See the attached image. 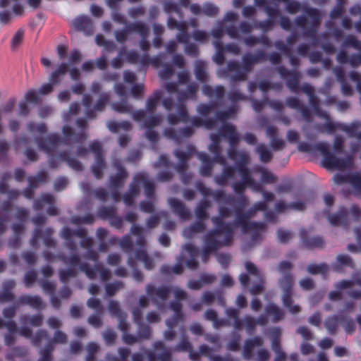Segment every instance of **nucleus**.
<instances>
[{
	"label": "nucleus",
	"instance_id": "17",
	"mask_svg": "<svg viewBox=\"0 0 361 361\" xmlns=\"http://www.w3.org/2000/svg\"><path fill=\"white\" fill-rule=\"evenodd\" d=\"M87 231L83 228H79L72 230L69 227H63L61 231V235L64 240L65 246L71 252H76L78 250L77 243L74 240L73 237L77 236L81 239L85 237Z\"/></svg>",
	"mask_w": 361,
	"mask_h": 361
},
{
	"label": "nucleus",
	"instance_id": "31",
	"mask_svg": "<svg viewBox=\"0 0 361 361\" xmlns=\"http://www.w3.org/2000/svg\"><path fill=\"white\" fill-rule=\"evenodd\" d=\"M73 25L76 30L83 32L86 35H91L93 32L92 21L87 16L76 18L73 21Z\"/></svg>",
	"mask_w": 361,
	"mask_h": 361
},
{
	"label": "nucleus",
	"instance_id": "24",
	"mask_svg": "<svg viewBox=\"0 0 361 361\" xmlns=\"http://www.w3.org/2000/svg\"><path fill=\"white\" fill-rule=\"evenodd\" d=\"M228 157L235 162V167L237 169L246 167L249 161V154L247 152H237L236 149H229L228 150Z\"/></svg>",
	"mask_w": 361,
	"mask_h": 361
},
{
	"label": "nucleus",
	"instance_id": "39",
	"mask_svg": "<svg viewBox=\"0 0 361 361\" xmlns=\"http://www.w3.org/2000/svg\"><path fill=\"white\" fill-rule=\"evenodd\" d=\"M135 259L143 263L144 267L147 270H152L155 264L152 258L149 257L145 250H136L135 252Z\"/></svg>",
	"mask_w": 361,
	"mask_h": 361
},
{
	"label": "nucleus",
	"instance_id": "13",
	"mask_svg": "<svg viewBox=\"0 0 361 361\" xmlns=\"http://www.w3.org/2000/svg\"><path fill=\"white\" fill-rule=\"evenodd\" d=\"M171 290V289L169 286L156 288L154 285L150 283L146 286V293L147 296L159 310L164 309L165 302L167 300Z\"/></svg>",
	"mask_w": 361,
	"mask_h": 361
},
{
	"label": "nucleus",
	"instance_id": "42",
	"mask_svg": "<svg viewBox=\"0 0 361 361\" xmlns=\"http://www.w3.org/2000/svg\"><path fill=\"white\" fill-rule=\"evenodd\" d=\"M59 157L61 161H66L68 166L75 171H82L83 170L82 163L78 159L71 157L66 152H59Z\"/></svg>",
	"mask_w": 361,
	"mask_h": 361
},
{
	"label": "nucleus",
	"instance_id": "28",
	"mask_svg": "<svg viewBox=\"0 0 361 361\" xmlns=\"http://www.w3.org/2000/svg\"><path fill=\"white\" fill-rule=\"evenodd\" d=\"M17 300L20 306L29 305L37 310L42 309L44 307L43 301L39 295H22Z\"/></svg>",
	"mask_w": 361,
	"mask_h": 361
},
{
	"label": "nucleus",
	"instance_id": "18",
	"mask_svg": "<svg viewBox=\"0 0 361 361\" xmlns=\"http://www.w3.org/2000/svg\"><path fill=\"white\" fill-rule=\"evenodd\" d=\"M68 66L65 63H61L59 67L51 73L49 76V83L43 84L38 90L39 94H47L52 92L53 85L59 83L61 78L67 73Z\"/></svg>",
	"mask_w": 361,
	"mask_h": 361
},
{
	"label": "nucleus",
	"instance_id": "1",
	"mask_svg": "<svg viewBox=\"0 0 361 361\" xmlns=\"http://www.w3.org/2000/svg\"><path fill=\"white\" fill-rule=\"evenodd\" d=\"M75 123L78 130L73 129L66 125L63 127L62 138L56 133L48 135L44 138L35 137V142L39 149L51 155L49 159V164L51 168H57L59 162L62 161L59 157V152L56 156L53 154L62 143L71 145L82 143L87 140V135L85 133L87 127V120L84 118H79L76 120Z\"/></svg>",
	"mask_w": 361,
	"mask_h": 361
},
{
	"label": "nucleus",
	"instance_id": "43",
	"mask_svg": "<svg viewBox=\"0 0 361 361\" xmlns=\"http://www.w3.org/2000/svg\"><path fill=\"white\" fill-rule=\"evenodd\" d=\"M293 292H283L282 302L283 306L292 314H297L300 312V307L298 305H293Z\"/></svg>",
	"mask_w": 361,
	"mask_h": 361
},
{
	"label": "nucleus",
	"instance_id": "15",
	"mask_svg": "<svg viewBox=\"0 0 361 361\" xmlns=\"http://www.w3.org/2000/svg\"><path fill=\"white\" fill-rule=\"evenodd\" d=\"M111 165L116 169L117 172L110 176V185L112 188L118 189L123 185L125 180L128 176V173L123 166L121 159L116 155L111 157Z\"/></svg>",
	"mask_w": 361,
	"mask_h": 361
},
{
	"label": "nucleus",
	"instance_id": "33",
	"mask_svg": "<svg viewBox=\"0 0 361 361\" xmlns=\"http://www.w3.org/2000/svg\"><path fill=\"white\" fill-rule=\"evenodd\" d=\"M197 158L202 161V166L200 169V173L202 176H210L213 168V159L212 160L209 156L204 152H198L197 154Z\"/></svg>",
	"mask_w": 361,
	"mask_h": 361
},
{
	"label": "nucleus",
	"instance_id": "4",
	"mask_svg": "<svg viewBox=\"0 0 361 361\" xmlns=\"http://www.w3.org/2000/svg\"><path fill=\"white\" fill-rule=\"evenodd\" d=\"M313 148L322 155L324 166L327 169L345 170L350 169L353 166L351 156L348 155L343 159L337 157L329 150V145L326 142H319L312 146L307 142H301L298 145V149L301 152L310 153Z\"/></svg>",
	"mask_w": 361,
	"mask_h": 361
},
{
	"label": "nucleus",
	"instance_id": "34",
	"mask_svg": "<svg viewBox=\"0 0 361 361\" xmlns=\"http://www.w3.org/2000/svg\"><path fill=\"white\" fill-rule=\"evenodd\" d=\"M209 195L212 196L219 204L224 203L228 205H233L236 202V198L234 196L228 195L221 190H216L214 191L210 190Z\"/></svg>",
	"mask_w": 361,
	"mask_h": 361
},
{
	"label": "nucleus",
	"instance_id": "11",
	"mask_svg": "<svg viewBox=\"0 0 361 361\" xmlns=\"http://www.w3.org/2000/svg\"><path fill=\"white\" fill-rule=\"evenodd\" d=\"M215 231H209L204 236V247L202 250L201 257L204 263H207L212 252L221 247L230 245L231 241L214 234Z\"/></svg>",
	"mask_w": 361,
	"mask_h": 361
},
{
	"label": "nucleus",
	"instance_id": "38",
	"mask_svg": "<svg viewBox=\"0 0 361 361\" xmlns=\"http://www.w3.org/2000/svg\"><path fill=\"white\" fill-rule=\"evenodd\" d=\"M205 228V224L202 222V220L198 219L183 230V235L187 238H191L193 234L203 232Z\"/></svg>",
	"mask_w": 361,
	"mask_h": 361
},
{
	"label": "nucleus",
	"instance_id": "16",
	"mask_svg": "<svg viewBox=\"0 0 361 361\" xmlns=\"http://www.w3.org/2000/svg\"><path fill=\"white\" fill-rule=\"evenodd\" d=\"M163 91L161 90H156L152 95L149 97L146 101L145 109H139L132 113L133 118L136 121H140L146 116V112L153 113L162 97Z\"/></svg>",
	"mask_w": 361,
	"mask_h": 361
},
{
	"label": "nucleus",
	"instance_id": "44",
	"mask_svg": "<svg viewBox=\"0 0 361 361\" xmlns=\"http://www.w3.org/2000/svg\"><path fill=\"white\" fill-rule=\"evenodd\" d=\"M293 292H283L282 302L283 306L292 314H297L300 312V307L298 305H293Z\"/></svg>",
	"mask_w": 361,
	"mask_h": 361
},
{
	"label": "nucleus",
	"instance_id": "27",
	"mask_svg": "<svg viewBox=\"0 0 361 361\" xmlns=\"http://www.w3.org/2000/svg\"><path fill=\"white\" fill-rule=\"evenodd\" d=\"M224 166V168L221 173L214 177V182L221 186L225 185L229 180H234L235 179V172L237 171L236 167L233 166H226V164Z\"/></svg>",
	"mask_w": 361,
	"mask_h": 361
},
{
	"label": "nucleus",
	"instance_id": "19",
	"mask_svg": "<svg viewBox=\"0 0 361 361\" xmlns=\"http://www.w3.org/2000/svg\"><path fill=\"white\" fill-rule=\"evenodd\" d=\"M194 130L190 127H183L178 129L166 128L164 135L169 139L173 140L176 144H180L183 140L191 137Z\"/></svg>",
	"mask_w": 361,
	"mask_h": 361
},
{
	"label": "nucleus",
	"instance_id": "32",
	"mask_svg": "<svg viewBox=\"0 0 361 361\" xmlns=\"http://www.w3.org/2000/svg\"><path fill=\"white\" fill-rule=\"evenodd\" d=\"M138 178L141 181V185L143 186L145 197L148 199H153L155 192L154 181L145 173H139Z\"/></svg>",
	"mask_w": 361,
	"mask_h": 361
},
{
	"label": "nucleus",
	"instance_id": "6",
	"mask_svg": "<svg viewBox=\"0 0 361 361\" xmlns=\"http://www.w3.org/2000/svg\"><path fill=\"white\" fill-rule=\"evenodd\" d=\"M286 9L290 14H295L300 11L305 12L310 20V27L304 32V35L311 38L315 37V28L321 23L320 13L318 9L302 5L296 0H288L286 4Z\"/></svg>",
	"mask_w": 361,
	"mask_h": 361
},
{
	"label": "nucleus",
	"instance_id": "22",
	"mask_svg": "<svg viewBox=\"0 0 361 361\" xmlns=\"http://www.w3.org/2000/svg\"><path fill=\"white\" fill-rule=\"evenodd\" d=\"M168 202L172 208L173 213L178 216L180 219L187 220L189 219L190 212L180 200L175 197H170L168 200Z\"/></svg>",
	"mask_w": 361,
	"mask_h": 361
},
{
	"label": "nucleus",
	"instance_id": "58",
	"mask_svg": "<svg viewBox=\"0 0 361 361\" xmlns=\"http://www.w3.org/2000/svg\"><path fill=\"white\" fill-rule=\"evenodd\" d=\"M102 338L104 341V343L107 346H113L116 341L117 334L116 331L110 328H106L102 333Z\"/></svg>",
	"mask_w": 361,
	"mask_h": 361
},
{
	"label": "nucleus",
	"instance_id": "25",
	"mask_svg": "<svg viewBox=\"0 0 361 361\" xmlns=\"http://www.w3.org/2000/svg\"><path fill=\"white\" fill-rule=\"evenodd\" d=\"M264 344L263 340L259 336H255L252 338H247L244 342L243 357L246 360L252 359V351L255 347H261Z\"/></svg>",
	"mask_w": 361,
	"mask_h": 361
},
{
	"label": "nucleus",
	"instance_id": "40",
	"mask_svg": "<svg viewBox=\"0 0 361 361\" xmlns=\"http://www.w3.org/2000/svg\"><path fill=\"white\" fill-rule=\"evenodd\" d=\"M309 98V104L312 108L314 114L322 118L328 119L329 115L326 112L324 111L319 105V101L317 95L314 93L312 95L308 97Z\"/></svg>",
	"mask_w": 361,
	"mask_h": 361
},
{
	"label": "nucleus",
	"instance_id": "64",
	"mask_svg": "<svg viewBox=\"0 0 361 361\" xmlns=\"http://www.w3.org/2000/svg\"><path fill=\"white\" fill-rule=\"evenodd\" d=\"M354 231L357 245L349 244L347 246V250L351 252H356L358 250L361 252V226L355 228Z\"/></svg>",
	"mask_w": 361,
	"mask_h": 361
},
{
	"label": "nucleus",
	"instance_id": "12",
	"mask_svg": "<svg viewBox=\"0 0 361 361\" xmlns=\"http://www.w3.org/2000/svg\"><path fill=\"white\" fill-rule=\"evenodd\" d=\"M188 152H185L180 149L174 151V155L178 158V163L175 166L176 171L179 173L180 179L183 184H188L192 180V176L190 173L187 172L188 168V161L190 159L195 148L192 146H188Z\"/></svg>",
	"mask_w": 361,
	"mask_h": 361
},
{
	"label": "nucleus",
	"instance_id": "53",
	"mask_svg": "<svg viewBox=\"0 0 361 361\" xmlns=\"http://www.w3.org/2000/svg\"><path fill=\"white\" fill-rule=\"evenodd\" d=\"M104 312H95L90 314L87 319V323L94 329H99L103 326L102 317Z\"/></svg>",
	"mask_w": 361,
	"mask_h": 361
},
{
	"label": "nucleus",
	"instance_id": "46",
	"mask_svg": "<svg viewBox=\"0 0 361 361\" xmlns=\"http://www.w3.org/2000/svg\"><path fill=\"white\" fill-rule=\"evenodd\" d=\"M293 277L290 272L285 273L279 281L283 292H293Z\"/></svg>",
	"mask_w": 361,
	"mask_h": 361
},
{
	"label": "nucleus",
	"instance_id": "50",
	"mask_svg": "<svg viewBox=\"0 0 361 361\" xmlns=\"http://www.w3.org/2000/svg\"><path fill=\"white\" fill-rule=\"evenodd\" d=\"M237 107L238 106L235 104H233L226 111H216L215 116L213 118L215 120V124L217 121H224L225 120L230 118L237 111Z\"/></svg>",
	"mask_w": 361,
	"mask_h": 361
},
{
	"label": "nucleus",
	"instance_id": "37",
	"mask_svg": "<svg viewBox=\"0 0 361 361\" xmlns=\"http://www.w3.org/2000/svg\"><path fill=\"white\" fill-rule=\"evenodd\" d=\"M211 203L205 197L202 199L197 205L195 213L197 219L204 220L208 218L207 209L210 208Z\"/></svg>",
	"mask_w": 361,
	"mask_h": 361
},
{
	"label": "nucleus",
	"instance_id": "48",
	"mask_svg": "<svg viewBox=\"0 0 361 361\" xmlns=\"http://www.w3.org/2000/svg\"><path fill=\"white\" fill-rule=\"evenodd\" d=\"M209 149L214 154L213 161L214 162L221 165L226 164L225 159L221 156V149L219 142H212L209 145Z\"/></svg>",
	"mask_w": 361,
	"mask_h": 361
},
{
	"label": "nucleus",
	"instance_id": "41",
	"mask_svg": "<svg viewBox=\"0 0 361 361\" xmlns=\"http://www.w3.org/2000/svg\"><path fill=\"white\" fill-rule=\"evenodd\" d=\"M255 152L259 155V160L262 163H269L273 159V154L264 143L258 145L255 148Z\"/></svg>",
	"mask_w": 361,
	"mask_h": 361
},
{
	"label": "nucleus",
	"instance_id": "45",
	"mask_svg": "<svg viewBox=\"0 0 361 361\" xmlns=\"http://www.w3.org/2000/svg\"><path fill=\"white\" fill-rule=\"evenodd\" d=\"M338 319L347 334H352L355 332L356 326L351 317L345 316L341 312L338 313Z\"/></svg>",
	"mask_w": 361,
	"mask_h": 361
},
{
	"label": "nucleus",
	"instance_id": "56",
	"mask_svg": "<svg viewBox=\"0 0 361 361\" xmlns=\"http://www.w3.org/2000/svg\"><path fill=\"white\" fill-rule=\"evenodd\" d=\"M48 178L49 175L46 171H41L34 177L30 176L28 178V182L30 183V187L37 188L39 184L46 183Z\"/></svg>",
	"mask_w": 361,
	"mask_h": 361
},
{
	"label": "nucleus",
	"instance_id": "7",
	"mask_svg": "<svg viewBox=\"0 0 361 361\" xmlns=\"http://www.w3.org/2000/svg\"><path fill=\"white\" fill-rule=\"evenodd\" d=\"M276 71L280 77L286 81V85L291 92L297 94L302 92L308 97L314 93L313 87L308 83H303L299 86L301 78L300 71L295 69L288 70L283 66H277Z\"/></svg>",
	"mask_w": 361,
	"mask_h": 361
},
{
	"label": "nucleus",
	"instance_id": "21",
	"mask_svg": "<svg viewBox=\"0 0 361 361\" xmlns=\"http://www.w3.org/2000/svg\"><path fill=\"white\" fill-rule=\"evenodd\" d=\"M300 240L305 247L307 249L323 248L324 246V240L319 235L310 236L307 231L301 228L300 230Z\"/></svg>",
	"mask_w": 361,
	"mask_h": 361
},
{
	"label": "nucleus",
	"instance_id": "3",
	"mask_svg": "<svg viewBox=\"0 0 361 361\" xmlns=\"http://www.w3.org/2000/svg\"><path fill=\"white\" fill-rule=\"evenodd\" d=\"M267 61V54L263 50L257 51L255 54L247 53L242 57L243 64L235 60L227 62L226 67L221 70L224 77H228L229 73H234L230 76L231 82L244 81L252 68L260 61Z\"/></svg>",
	"mask_w": 361,
	"mask_h": 361
},
{
	"label": "nucleus",
	"instance_id": "23",
	"mask_svg": "<svg viewBox=\"0 0 361 361\" xmlns=\"http://www.w3.org/2000/svg\"><path fill=\"white\" fill-rule=\"evenodd\" d=\"M329 223L336 226H346L348 225V211L344 207H341L337 212L328 216Z\"/></svg>",
	"mask_w": 361,
	"mask_h": 361
},
{
	"label": "nucleus",
	"instance_id": "47",
	"mask_svg": "<svg viewBox=\"0 0 361 361\" xmlns=\"http://www.w3.org/2000/svg\"><path fill=\"white\" fill-rule=\"evenodd\" d=\"M144 228L133 224L131 227V233L136 235L135 243L140 247L138 250H144L145 238L144 236Z\"/></svg>",
	"mask_w": 361,
	"mask_h": 361
},
{
	"label": "nucleus",
	"instance_id": "52",
	"mask_svg": "<svg viewBox=\"0 0 361 361\" xmlns=\"http://www.w3.org/2000/svg\"><path fill=\"white\" fill-rule=\"evenodd\" d=\"M136 324L137 325V335L140 340H149L152 334V329L149 326L143 322Z\"/></svg>",
	"mask_w": 361,
	"mask_h": 361
},
{
	"label": "nucleus",
	"instance_id": "8",
	"mask_svg": "<svg viewBox=\"0 0 361 361\" xmlns=\"http://www.w3.org/2000/svg\"><path fill=\"white\" fill-rule=\"evenodd\" d=\"M202 94L214 101L208 104H200L197 106V111L202 116H207L216 107L222 104L225 89L222 85H217L214 89L209 85L202 87Z\"/></svg>",
	"mask_w": 361,
	"mask_h": 361
},
{
	"label": "nucleus",
	"instance_id": "26",
	"mask_svg": "<svg viewBox=\"0 0 361 361\" xmlns=\"http://www.w3.org/2000/svg\"><path fill=\"white\" fill-rule=\"evenodd\" d=\"M153 348L157 352L159 361H171L173 349L167 347L163 341H155L153 343Z\"/></svg>",
	"mask_w": 361,
	"mask_h": 361
},
{
	"label": "nucleus",
	"instance_id": "20",
	"mask_svg": "<svg viewBox=\"0 0 361 361\" xmlns=\"http://www.w3.org/2000/svg\"><path fill=\"white\" fill-rule=\"evenodd\" d=\"M265 13L268 18L256 22L255 27L262 30L264 32L271 30L275 25L276 19L279 16V9L277 7L267 6Z\"/></svg>",
	"mask_w": 361,
	"mask_h": 361
},
{
	"label": "nucleus",
	"instance_id": "35",
	"mask_svg": "<svg viewBox=\"0 0 361 361\" xmlns=\"http://www.w3.org/2000/svg\"><path fill=\"white\" fill-rule=\"evenodd\" d=\"M223 130L225 132V137L228 135L230 145L229 149H236V146L240 141V138L234 126L231 124H224Z\"/></svg>",
	"mask_w": 361,
	"mask_h": 361
},
{
	"label": "nucleus",
	"instance_id": "55",
	"mask_svg": "<svg viewBox=\"0 0 361 361\" xmlns=\"http://www.w3.org/2000/svg\"><path fill=\"white\" fill-rule=\"evenodd\" d=\"M68 341L67 335L62 331L56 330L54 332L53 338L51 341H49L47 344H50L51 348V352L54 350L55 344H66Z\"/></svg>",
	"mask_w": 361,
	"mask_h": 361
},
{
	"label": "nucleus",
	"instance_id": "60",
	"mask_svg": "<svg viewBox=\"0 0 361 361\" xmlns=\"http://www.w3.org/2000/svg\"><path fill=\"white\" fill-rule=\"evenodd\" d=\"M258 171L261 173V181L264 184L274 183L278 180V178L271 171L263 168H259Z\"/></svg>",
	"mask_w": 361,
	"mask_h": 361
},
{
	"label": "nucleus",
	"instance_id": "62",
	"mask_svg": "<svg viewBox=\"0 0 361 361\" xmlns=\"http://www.w3.org/2000/svg\"><path fill=\"white\" fill-rule=\"evenodd\" d=\"M161 122V117L159 114H153L147 117L143 122V128L152 129L159 126Z\"/></svg>",
	"mask_w": 361,
	"mask_h": 361
},
{
	"label": "nucleus",
	"instance_id": "2",
	"mask_svg": "<svg viewBox=\"0 0 361 361\" xmlns=\"http://www.w3.org/2000/svg\"><path fill=\"white\" fill-rule=\"evenodd\" d=\"M161 103L164 109L169 111L167 121L171 126L190 122L191 126L195 128L204 127L207 130H211L215 127L214 119L203 120L197 116L190 118L186 106L183 103L174 104L170 97H164Z\"/></svg>",
	"mask_w": 361,
	"mask_h": 361
},
{
	"label": "nucleus",
	"instance_id": "30",
	"mask_svg": "<svg viewBox=\"0 0 361 361\" xmlns=\"http://www.w3.org/2000/svg\"><path fill=\"white\" fill-rule=\"evenodd\" d=\"M80 244L81 247L87 250L85 254L84 255V257L86 259L97 262L98 259V255L97 252L94 250L93 239L92 238L87 237L86 235L85 237H83L81 239Z\"/></svg>",
	"mask_w": 361,
	"mask_h": 361
},
{
	"label": "nucleus",
	"instance_id": "36",
	"mask_svg": "<svg viewBox=\"0 0 361 361\" xmlns=\"http://www.w3.org/2000/svg\"><path fill=\"white\" fill-rule=\"evenodd\" d=\"M267 314L272 316V322L276 323L284 317V312L279 306L274 303H269L265 307Z\"/></svg>",
	"mask_w": 361,
	"mask_h": 361
},
{
	"label": "nucleus",
	"instance_id": "29",
	"mask_svg": "<svg viewBox=\"0 0 361 361\" xmlns=\"http://www.w3.org/2000/svg\"><path fill=\"white\" fill-rule=\"evenodd\" d=\"M355 263L351 257L341 254L337 255L336 262L332 264V269L336 272H342L344 267L354 268Z\"/></svg>",
	"mask_w": 361,
	"mask_h": 361
},
{
	"label": "nucleus",
	"instance_id": "59",
	"mask_svg": "<svg viewBox=\"0 0 361 361\" xmlns=\"http://www.w3.org/2000/svg\"><path fill=\"white\" fill-rule=\"evenodd\" d=\"M355 286L361 287V276H357L353 280H342L336 283V287L338 290H343Z\"/></svg>",
	"mask_w": 361,
	"mask_h": 361
},
{
	"label": "nucleus",
	"instance_id": "10",
	"mask_svg": "<svg viewBox=\"0 0 361 361\" xmlns=\"http://www.w3.org/2000/svg\"><path fill=\"white\" fill-rule=\"evenodd\" d=\"M247 201L245 197H241V202H238L235 207V224L240 228L243 233H247L249 228L259 226L263 228V222L250 221V219L254 217L257 214L252 207L248 209L245 212H243Z\"/></svg>",
	"mask_w": 361,
	"mask_h": 361
},
{
	"label": "nucleus",
	"instance_id": "5",
	"mask_svg": "<svg viewBox=\"0 0 361 361\" xmlns=\"http://www.w3.org/2000/svg\"><path fill=\"white\" fill-rule=\"evenodd\" d=\"M90 151L94 154V162L91 165V171L97 179H101L104 175V170L106 167L105 152L102 145L98 140H94L89 144V147L78 146L76 154L79 157H85Z\"/></svg>",
	"mask_w": 361,
	"mask_h": 361
},
{
	"label": "nucleus",
	"instance_id": "54",
	"mask_svg": "<svg viewBox=\"0 0 361 361\" xmlns=\"http://www.w3.org/2000/svg\"><path fill=\"white\" fill-rule=\"evenodd\" d=\"M108 129L112 133H117L119 129H123L125 130H129L131 128L130 122L127 121L116 122L114 121H110L106 123Z\"/></svg>",
	"mask_w": 361,
	"mask_h": 361
},
{
	"label": "nucleus",
	"instance_id": "49",
	"mask_svg": "<svg viewBox=\"0 0 361 361\" xmlns=\"http://www.w3.org/2000/svg\"><path fill=\"white\" fill-rule=\"evenodd\" d=\"M195 75L196 79L200 82H205L208 80L206 65L203 61H199L195 63Z\"/></svg>",
	"mask_w": 361,
	"mask_h": 361
},
{
	"label": "nucleus",
	"instance_id": "51",
	"mask_svg": "<svg viewBox=\"0 0 361 361\" xmlns=\"http://www.w3.org/2000/svg\"><path fill=\"white\" fill-rule=\"evenodd\" d=\"M111 107L120 114H128L131 112L133 109L132 106L128 104L126 98H123L121 102H113Z\"/></svg>",
	"mask_w": 361,
	"mask_h": 361
},
{
	"label": "nucleus",
	"instance_id": "61",
	"mask_svg": "<svg viewBox=\"0 0 361 361\" xmlns=\"http://www.w3.org/2000/svg\"><path fill=\"white\" fill-rule=\"evenodd\" d=\"M80 270L85 272L90 279H94L98 274L99 265L91 267L88 263H83L80 266Z\"/></svg>",
	"mask_w": 361,
	"mask_h": 361
},
{
	"label": "nucleus",
	"instance_id": "14",
	"mask_svg": "<svg viewBox=\"0 0 361 361\" xmlns=\"http://www.w3.org/2000/svg\"><path fill=\"white\" fill-rule=\"evenodd\" d=\"M149 31V27L141 21L130 23L121 30H116L114 35L116 40L123 44L128 39V35L131 32H137L140 37H145Z\"/></svg>",
	"mask_w": 361,
	"mask_h": 361
},
{
	"label": "nucleus",
	"instance_id": "9",
	"mask_svg": "<svg viewBox=\"0 0 361 361\" xmlns=\"http://www.w3.org/2000/svg\"><path fill=\"white\" fill-rule=\"evenodd\" d=\"M232 211L229 208L225 206L219 207V216H213L211 219L215 226V228L210 231H215L214 234L222 236L227 240L232 241L233 233L238 228L237 225L235 224V219L233 222L226 223L224 221V219L230 217Z\"/></svg>",
	"mask_w": 361,
	"mask_h": 361
},
{
	"label": "nucleus",
	"instance_id": "63",
	"mask_svg": "<svg viewBox=\"0 0 361 361\" xmlns=\"http://www.w3.org/2000/svg\"><path fill=\"white\" fill-rule=\"evenodd\" d=\"M342 47H352L359 51H361V41L358 40L353 35H348L344 39Z\"/></svg>",
	"mask_w": 361,
	"mask_h": 361
},
{
	"label": "nucleus",
	"instance_id": "57",
	"mask_svg": "<svg viewBox=\"0 0 361 361\" xmlns=\"http://www.w3.org/2000/svg\"><path fill=\"white\" fill-rule=\"evenodd\" d=\"M329 270V266L327 264L322 262L320 264H309L307 267V271L308 273L315 275V274H325Z\"/></svg>",
	"mask_w": 361,
	"mask_h": 361
}]
</instances>
